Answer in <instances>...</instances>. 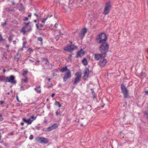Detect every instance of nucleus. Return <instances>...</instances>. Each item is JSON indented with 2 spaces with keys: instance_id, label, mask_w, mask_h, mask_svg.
<instances>
[{
  "instance_id": "e2e57ef3",
  "label": "nucleus",
  "mask_w": 148,
  "mask_h": 148,
  "mask_svg": "<svg viewBox=\"0 0 148 148\" xmlns=\"http://www.w3.org/2000/svg\"><path fill=\"white\" fill-rule=\"evenodd\" d=\"M26 43V42H23V45H25V44Z\"/></svg>"
},
{
  "instance_id": "c756f323",
  "label": "nucleus",
  "mask_w": 148,
  "mask_h": 148,
  "mask_svg": "<svg viewBox=\"0 0 148 148\" xmlns=\"http://www.w3.org/2000/svg\"><path fill=\"white\" fill-rule=\"evenodd\" d=\"M56 116L58 115H60L61 116V112L60 111H57L56 112Z\"/></svg>"
},
{
  "instance_id": "ddd939ff",
  "label": "nucleus",
  "mask_w": 148,
  "mask_h": 148,
  "mask_svg": "<svg viewBox=\"0 0 148 148\" xmlns=\"http://www.w3.org/2000/svg\"><path fill=\"white\" fill-rule=\"evenodd\" d=\"M107 60L106 59H103V60H100L99 63V65L101 67H103L107 63Z\"/></svg>"
},
{
  "instance_id": "4d7b16f0",
  "label": "nucleus",
  "mask_w": 148,
  "mask_h": 148,
  "mask_svg": "<svg viewBox=\"0 0 148 148\" xmlns=\"http://www.w3.org/2000/svg\"><path fill=\"white\" fill-rule=\"evenodd\" d=\"M3 118H0V122L2 121H3Z\"/></svg>"
},
{
  "instance_id": "f3484780",
  "label": "nucleus",
  "mask_w": 148,
  "mask_h": 148,
  "mask_svg": "<svg viewBox=\"0 0 148 148\" xmlns=\"http://www.w3.org/2000/svg\"><path fill=\"white\" fill-rule=\"evenodd\" d=\"M71 46H72L70 45L69 46H67L64 48V49L65 51L71 52L72 51Z\"/></svg>"
},
{
  "instance_id": "0eeeda50",
  "label": "nucleus",
  "mask_w": 148,
  "mask_h": 148,
  "mask_svg": "<svg viewBox=\"0 0 148 148\" xmlns=\"http://www.w3.org/2000/svg\"><path fill=\"white\" fill-rule=\"evenodd\" d=\"M15 77L13 75L10 76L9 77H7L5 78V82H10L12 84H15L16 83V81L15 80Z\"/></svg>"
},
{
  "instance_id": "bf43d9fd",
  "label": "nucleus",
  "mask_w": 148,
  "mask_h": 148,
  "mask_svg": "<svg viewBox=\"0 0 148 148\" xmlns=\"http://www.w3.org/2000/svg\"><path fill=\"white\" fill-rule=\"evenodd\" d=\"M40 127H36V129L38 130H40Z\"/></svg>"
},
{
  "instance_id": "69168bd1",
  "label": "nucleus",
  "mask_w": 148,
  "mask_h": 148,
  "mask_svg": "<svg viewBox=\"0 0 148 148\" xmlns=\"http://www.w3.org/2000/svg\"><path fill=\"white\" fill-rule=\"evenodd\" d=\"M34 15L35 16H36V17H38V14H36V13H34Z\"/></svg>"
},
{
  "instance_id": "a878e982",
  "label": "nucleus",
  "mask_w": 148,
  "mask_h": 148,
  "mask_svg": "<svg viewBox=\"0 0 148 148\" xmlns=\"http://www.w3.org/2000/svg\"><path fill=\"white\" fill-rule=\"evenodd\" d=\"M28 30H26L25 27H23L21 29V32H23L25 34L26 32H28Z\"/></svg>"
},
{
  "instance_id": "39448f33",
  "label": "nucleus",
  "mask_w": 148,
  "mask_h": 148,
  "mask_svg": "<svg viewBox=\"0 0 148 148\" xmlns=\"http://www.w3.org/2000/svg\"><path fill=\"white\" fill-rule=\"evenodd\" d=\"M111 3L110 2H107L106 3L105 7L104 9L103 14L104 15H106L108 14L111 8Z\"/></svg>"
},
{
  "instance_id": "864d4df0",
  "label": "nucleus",
  "mask_w": 148,
  "mask_h": 148,
  "mask_svg": "<svg viewBox=\"0 0 148 148\" xmlns=\"http://www.w3.org/2000/svg\"><path fill=\"white\" fill-rule=\"evenodd\" d=\"M29 61H31L32 62H35V60H32L31 59H29Z\"/></svg>"
},
{
  "instance_id": "4c0bfd02",
  "label": "nucleus",
  "mask_w": 148,
  "mask_h": 148,
  "mask_svg": "<svg viewBox=\"0 0 148 148\" xmlns=\"http://www.w3.org/2000/svg\"><path fill=\"white\" fill-rule=\"evenodd\" d=\"M7 24V22L6 21H5L4 23H3L1 25L3 27L4 26Z\"/></svg>"
},
{
  "instance_id": "423d86ee",
  "label": "nucleus",
  "mask_w": 148,
  "mask_h": 148,
  "mask_svg": "<svg viewBox=\"0 0 148 148\" xmlns=\"http://www.w3.org/2000/svg\"><path fill=\"white\" fill-rule=\"evenodd\" d=\"M122 92L123 93L124 98H127L129 96V93L127 89L123 84H122L121 87Z\"/></svg>"
},
{
  "instance_id": "052dcab7",
  "label": "nucleus",
  "mask_w": 148,
  "mask_h": 148,
  "mask_svg": "<svg viewBox=\"0 0 148 148\" xmlns=\"http://www.w3.org/2000/svg\"><path fill=\"white\" fill-rule=\"evenodd\" d=\"M93 97L94 98V99L95 98H96V97L95 96V94H93Z\"/></svg>"
},
{
  "instance_id": "37998d69",
  "label": "nucleus",
  "mask_w": 148,
  "mask_h": 148,
  "mask_svg": "<svg viewBox=\"0 0 148 148\" xmlns=\"http://www.w3.org/2000/svg\"><path fill=\"white\" fill-rule=\"evenodd\" d=\"M143 93H145V95H147L148 96V91H145L143 92Z\"/></svg>"
},
{
  "instance_id": "680f3d73",
  "label": "nucleus",
  "mask_w": 148,
  "mask_h": 148,
  "mask_svg": "<svg viewBox=\"0 0 148 148\" xmlns=\"http://www.w3.org/2000/svg\"><path fill=\"white\" fill-rule=\"evenodd\" d=\"M31 104H36V103L35 102H32V103H31Z\"/></svg>"
},
{
  "instance_id": "72a5a7b5",
  "label": "nucleus",
  "mask_w": 148,
  "mask_h": 148,
  "mask_svg": "<svg viewBox=\"0 0 148 148\" xmlns=\"http://www.w3.org/2000/svg\"><path fill=\"white\" fill-rule=\"evenodd\" d=\"M47 18H43V19H42L41 21V22H42V23H45L46 20L47 19Z\"/></svg>"
},
{
  "instance_id": "ea45409f",
  "label": "nucleus",
  "mask_w": 148,
  "mask_h": 148,
  "mask_svg": "<svg viewBox=\"0 0 148 148\" xmlns=\"http://www.w3.org/2000/svg\"><path fill=\"white\" fill-rule=\"evenodd\" d=\"M36 116L34 117V116H32L31 117V118L33 120H35L36 119Z\"/></svg>"
},
{
  "instance_id": "c9c22d12",
  "label": "nucleus",
  "mask_w": 148,
  "mask_h": 148,
  "mask_svg": "<svg viewBox=\"0 0 148 148\" xmlns=\"http://www.w3.org/2000/svg\"><path fill=\"white\" fill-rule=\"evenodd\" d=\"M34 138V136L32 135H31L29 137V139L30 140H32Z\"/></svg>"
},
{
  "instance_id": "dca6fc26",
  "label": "nucleus",
  "mask_w": 148,
  "mask_h": 148,
  "mask_svg": "<svg viewBox=\"0 0 148 148\" xmlns=\"http://www.w3.org/2000/svg\"><path fill=\"white\" fill-rule=\"evenodd\" d=\"M21 56V54L18 51L16 56L14 57V59L17 62L20 59V57Z\"/></svg>"
},
{
  "instance_id": "473e14b6",
  "label": "nucleus",
  "mask_w": 148,
  "mask_h": 148,
  "mask_svg": "<svg viewBox=\"0 0 148 148\" xmlns=\"http://www.w3.org/2000/svg\"><path fill=\"white\" fill-rule=\"evenodd\" d=\"M40 61L39 60H35V63L34 64L37 65H38V64L40 62Z\"/></svg>"
},
{
  "instance_id": "5fc2aeb1",
  "label": "nucleus",
  "mask_w": 148,
  "mask_h": 148,
  "mask_svg": "<svg viewBox=\"0 0 148 148\" xmlns=\"http://www.w3.org/2000/svg\"><path fill=\"white\" fill-rule=\"evenodd\" d=\"M13 43L14 45H15L16 43V42L15 40H13Z\"/></svg>"
},
{
  "instance_id": "c85d7f7f",
  "label": "nucleus",
  "mask_w": 148,
  "mask_h": 148,
  "mask_svg": "<svg viewBox=\"0 0 148 148\" xmlns=\"http://www.w3.org/2000/svg\"><path fill=\"white\" fill-rule=\"evenodd\" d=\"M14 36V35H12L9 37L8 38V40L10 42H11L12 41V38Z\"/></svg>"
},
{
  "instance_id": "de8ad7c7",
  "label": "nucleus",
  "mask_w": 148,
  "mask_h": 148,
  "mask_svg": "<svg viewBox=\"0 0 148 148\" xmlns=\"http://www.w3.org/2000/svg\"><path fill=\"white\" fill-rule=\"evenodd\" d=\"M25 47V45H23L22 48H21V50L22 51H23V48H24Z\"/></svg>"
},
{
  "instance_id": "f03ea898",
  "label": "nucleus",
  "mask_w": 148,
  "mask_h": 148,
  "mask_svg": "<svg viewBox=\"0 0 148 148\" xmlns=\"http://www.w3.org/2000/svg\"><path fill=\"white\" fill-rule=\"evenodd\" d=\"M107 37L104 33H102L97 35L95 40L98 44H101L107 42Z\"/></svg>"
},
{
  "instance_id": "aec40b11",
  "label": "nucleus",
  "mask_w": 148,
  "mask_h": 148,
  "mask_svg": "<svg viewBox=\"0 0 148 148\" xmlns=\"http://www.w3.org/2000/svg\"><path fill=\"white\" fill-rule=\"evenodd\" d=\"M37 40L40 42V45L41 46H42L43 44V39L41 37H38L37 38Z\"/></svg>"
},
{
  "instance_id": "58836bf2",
  "label": "nucleus",
  "mask_w": 148,
  "mask_h": 148,
  "mask_svg": "<svg viewBox=\"0 0 148 148\" xmlns=\"http://www.w3.org/2000/svg\"><path fill=\"white\" fill-rule=\"evenodd\" d=\"M29 23H30V22H29L27 23L25 22V26H29L30 25H29Z\"/></svg>"
},
{
  "instance_id": "f704fd0d",
  "label": "nucleus",
  "mask_w": 148,
  "mask_h": 148,
  "mask_svg": "<svg viewBox=\"0 0 148 148\" xmlns=\"http://www.w3.org/2000/svg\"><path fill=\"white\" fill-rule=\"evenodd\" d=\"M20 6L21 8L19 9V10H22L23 9V5L22 3L20 4Z\"/></svg>"
},
{
  "instance_id": "6e6d98bb",
  "label": "nucleus",
  "mask_w": 148,
  "mask_h": 148,
  "mask_svg": "<svg viewBox=\"0 0 148 148\" xmlns=\"http://www.w3.org/2000/svg\"><path fill=\"white\" fill-rule=\"evenodd\" d=\"M21 88L22 89V90H24L23 86V85H21Z\"/></svg>"
},
{
  "instance_id": "338daca9",
  "label": "nucleus",
  "mask_w": 148,
  "mask_h": 148,
  "mask_svg": "<svg viewBox=\"0 0 148 148\" xmlns=\"http://www.w3.org/2000/svg\"><path fill=\"white\" fill-rule=\"evenodd\" d=\"M45 64H47L48 65H49V64H48V62H45Z\"/></svg>"
},
{
  "instance_id": "774afa93",
  "label": "nucleus",
  "mask_w": 148,
  "mask_h": 148,
  "mask_svg": "<svg viewBox=\"0 0 148 148\" xmlns=\"http://www.w3.org/2000/svg\"><path fill=\"white\" fill-rule=\"evenodd\" d=\"M21 124L22 126H23L24 125V124L23 123H21Z\"/></svg>"
},
{
  "instance_id": "b1692460",
  "label": "nucleus",
  "mask_w": 148,
  "mask_h": 148,
  "mask_svg": "<svg viewBox=\"0 0 148 148\" xmlns=\"http://www.w3.org/2000/svg\"><path fill=\"white\" fill-rule=\"evenodd\" d=\"M71 45V49L73 51L75 49H77V47L76 46L74 45Z\"/></svg>"
},
{
  "instance_id": "5701e85b",
  "label": "nucleus",
  "mask_w": 148,
  "mask_h": 148,
  "mask_svg": "<svg viewBox=\"0 0 148 148\" xmlns=\"http://www.w3.org/2000/svg\"><path fill=\"white\" fill-rule=\"evenodd\" d=\"M6 77L4 76H0V81H3L5 80V78Z\"/></svg>"
},
{
  "instance_id": "4468645a",
  "label": "nucleus",
  "mask_w": 148,
  "mask_h": 148,
  "mask_svg": "<svg viewBox=\"0 0 148 148\" xmlns=\"http://www.w3.org/2000/svg\"><path fill=\"white\" fill-rule=\"evenodd\" d=\"M87 29L86 28H84L82 29L81 32L80 34L79 35L81 38H83L86 33L87 32Z\"/></svg>"
},
{
  "instance_id": "0e129e2a",
  "label": "nucleus",
  "mask_w": 148,
  "mask_h": 148,
  "mask_svg": "<svg viewBox=\"0 0 148 148\" xmlns=\"http://www.w3.org/2000/svg\"><path fill=\"white\" fill-rule=\"evenodd\" d=\"M91 90L92 93H94V91L92 89H91Z\"/></svg>"
},
{
  "instance_id": "9b49d317",
  "label": "nucleus",
  "mask_w": 148,
  "mask_h": 148,
  "mask_svg": "<svg viewBox=\"0 0 148 148\" xmlns=\"http://www.w3.org/2000/svg\"><path fill=\"white\" fill-rule=\"evenodd\" d=\"M71 77V73L70 71L69 70L66 72L65 74L63 77V81L66 82V79H67L70 78Z\"/></svg>"
},
{
  "instance_id": "8fccbe9b",
  "label": "nucleus",
  "mask_w": 148,
  "mask_h": 148,
  "mask_svg": "<svg viewBox=\"0 0 148 148\" xmlns=\"http://www.w3.org/2000/svg\"><path fill=\"white\" fill-rule=\"evenodd\" d=\"M12 10V9H11L9 8H8L7 9V11L8 12H10V11H11Z\"/></svg>"
},
{
  "instance_id": "f257e3e1",
  "label": "nucleus",
  "mask_w": 148,
  "mask_h": 148,
  "mask_svg": "<svg viewBox=\"0 0 148 148\" xmlns=\"http://www.w3.org/2000/svg\"><path fill=\"white\" fill-rule=\"evenodd\" d=\"M99 48V50L100 52L103 54L105 56H107V53L109 51V45L107 42L100 44Z\"/></svg>"
},
{
  "instance_id": "49530a36",
  "label": "nucleus",
  "mask_w": 148,
  "mask_h": 148,
  "mask_svg": "<svg viewBox=\"0 0 148 148\" xmlns=\"http://www.w3.org/2000/svg\"><path fill=\"white\" fill-rule=\"evenodd\" d=\"M3 40L1 34H0V41Z\"/></svg>"
},
{
  "instance_id": "9d476101",
  "label": "nucleus",
  "mask_w": 148,
  "mask_h": 148,
  "mask_svg": "<svg viewBox=\"0 0 148 148\" xmlns=\"http://www.w3.org/2000/svg\"><path fill=\"white\" fill-rule=\"evenodd\" d=\"M58 127V125L57 124L55 123L52 125L51 126L48 127L45 130L46 132L50 131L53 130L56 128Z\"/></svg>"
},
{
  "instance_id": "7c9ffc66",
  "label": "nucleus",
  "mask_w": 148,
  "mask_h": 148,
  "mask_svg": "<svg viewBox=\"0 0 148 148\" xmlns=\"http://www.w3.org/2000/svg\"><path fill=\"white\" fill-rule=\"evenodd\" d=\"M27 71H25L23 72V73H22V75L24 76H25V75L27 74Z\"/></svg>"
},
{
  "instance_id": "603ef678",
  "label": "nucleus",
  "mask_w": 148,
  "mask_h": 148,
  "mask_svg": "<svg viewBox=\"0 0 148 148\" xmlns=\"http://www.w3.org/2000/svg\"><path fill=\"white\" fill-rule=\"evenodd\" d=\"M43 26V25L42 24H40L39 26V27L40 28V29H41L42 27Z\"/></svg>"
},
{
  "instance_id": "a19ab883",
  "label": "nucleus",
  "mask_w": 148,
  "mask_h": 148,
  "mask_svg": "<svg viewBox=\"0 0 148 148\" xmlns=\"http://www.w3.org/2000/svg\"><path fill=\"white\" fill-rule=\"evenodd\" d=\"M53 86V85L51 83L50 86H47V88H50L52 87Z\"/></svg>"
},
{
  "instance_id": "f8f14e48",
  "label": "nucleus",
  "mask_w": 148,
  "mask_h": 148,
  "mask_svg": "<svg viewBox=\"0 0 148 148\" xmlns=\"http://www.w3.org/2000/svg\"><path fill=\"white\" fill-rule=\"evenodd\" d=\"M89 70L88 68H86L84 70V73L83 79L85 80L87 78L89 75Z\"/></svg>"
},
{
  "instance_id": "09e8293b",
  "label": "nucleus",
  "mask_w": 148,
  "mask_h": 148,
  "mask_svg": "<svg viewBox=\"0 0 148 148\" xmlns=\"http://www.w3.org/2000/svg\"><path fill=\"white\" fill-rule=\"evenodd\" d=\"M36 27L37 29H39V30L41 29H40V28H39V27H38V24H36Z\"/></svg>"
},
{
  "instance_id": "e433bc0d",
  "label": "nucleus",
  "mask_w": 148,
  "mask_h": 148,
  "mask_svg": "<svg viewBox=\"0 0 148 148\" xmlns=\"http://www.w3.org/2000/svg\"><path fill=\"white\" fill-rule=\"evenodd\" d=\"M27 51H29L30 52H32L33 51V50L31 48H29L27 50Z\"/></svg>"
},
{
  "instance_id": "a18cd8bd",
  "label": "nucleus",
  "mask_w": 148,
  "mask_h": 148,
  "mask_svg": "<svg viewBox=\"0 0 148 148\" xmlns=\"http://www.w3.org/2000/svg\"><path fill=\"white\" fill-rule=\"evenodd\" d=\"M24 18L23 19V20L24 21H27L28 19V18L26 17H24Z\"/></svg>"
},
{
  "instance_id": "3c124183",
  "label": "nucleus",
  "mask_w": 148,
  "mask_h": 148,
  "mask_svg": "<svg viewBox=\"0 0 148 148\" xmlns=\"http://www.w3.org/2000/svg\"><path fill=\"white\" fill-rule=\"evenodd\" d=\"M4 103V101H0V104H2Z\"/></svg>"
},
{
  "instance_id": "13d9d810",
  "label": "nucleus",
  "mask_w": 148,
  "mask_h": 148,
  "mask_svg": "<svg viewBox=\"0 0 148 148\" xmlns=\"http://www.w3.org/2000/svg\"><path fill=\"white\" fill-rule=\"evenodd\" d=\"M54 95H55V94H54V93H53V94H51V97H54Z\"/></svg>"
},
{
  "instance_id": "c03bdc74",
  "label": "nucleus",
  "mask_w": 148,
  "mask_h": 148,
  "mask_svg": "<svg viewBox=\"0 0 148 148\" xmlns=\"http://www.w3.org/2000/svg\"><path fill=\"white\" fill-rule=\"evenodd\" d=\"M16 100H17V101L19 102H21V101L19 100L18 96H16Z\"/></svg>"
},
{
  "instance_id": "79ce46f5",
  "label": "nucleus",
  "mask_w": 148,
  "mask_h": 148,
  "mask_svg": "<svg viewBox=\"0 0 148 148\" xmlns=\"http://www.w3.org/2000/svg\"><path fill=\"white\" fill-rule=\"evenodd\" d=\"M73 54V53H71L70 54V55H69V58H68V59H69V60H71V57H72V55Z\"/></svg>"
},
{
  "instance_id": "2eb2a0df",
  "label": "nucleus",
  "mask_w": 148,
  "mask_h": 148,
  "mask_svg": "<svg viewBox=\"0 0 148 148\" xmlns=\"http://www.w3.org/2000/svg\"><path fill=\"white\" fill-rule=\"evenodd\" d=\"M23 122L27 123L28 125L31 124L33 120H32L30 118L28 119H26L25 118H23L22 119Z\"/></svg>"
},
{
  "instance_id": "6ab92c4d",
  "label": "nucleus",
  "mask_w": 148,
  "mask_h": 148,
  "mask_svg": "<svg viewBox=\"0 0 148 148\" xmlns=\"http://www.w3.org/2000/svg\"><path fill=\"white\" fill-rule=\"evenodd\" d=\"M69 70L67 69V67L66 66L64 67H63L61 69L60 71L62 73H63L64 72L68 71H69Z\"/></svg>"
},
{
  "instance_id": "20e7f679",
  "label": "nucleus",
  "mask_w": 148,
  "mask_h": 148,
  "mask_svg": "<svg viewBox=\"0 0 148 148\" xmlns=\"http://www.w3.org/2000/svg\"><path fill=\"white\" fill-rule=\"evenodd\" d=\"M35 141L37 143H41L47 144L49 142V140L47 138L41 137H38L36 138L35 139Z\"/></svg>"
},
{
  "instance_id": "7ed1b4c3",
  "label": "nucleus",
  "mask_w": 148,
  "mask_h": 148,
  "mask_svg": "<svg viewBox=\"0 0 148 148\" xmlns=\"http://www.w3.org/2000/svg\"><path fill=\"white\" fill-rule=\"evenodd\" d=\"M81 73L79 72H77L75 75L76 77L74 78V80L72 81L74 85H76L79 83L81 80Z\"/></svg>"
},
{
  "instance_id": "1a4fd4ad",
  "label": "nucleus",
  "mask_w": 148,
  "mask_h": 148,
  "mask_svg": "<svg viewBox=\"0 0 148 148\" xmlns=\"http://www.w3.org/2000/svg\"><path fill=\"white\" fill-rule=\"evenodd\" d=\"M85 53V51H84L82 49H81L80 50L77 52L75 58H77L78 57H81L84 55Z\"/></svg>"
},
{
  "instance_id": "a211bd4d",
  "label": "nucleus",
  "mask_w": 148,
  "mask_h": 148,
  "mask_svg": "<svg viewBox=\"0 0 148 148\" xmlns=\"http://www.w3.org/2000/svg\"><path fill=\"white\" fill-rule=\"evenodd\" d=\"M40 88V86H39L35 88L34 89L36 92L39 94H40L41 93V89Z\"/></svg>"
},
{
  "instance_id": "6e6552de",
  "label": "nucleus",
  "mask_w": 148,
  "mask_h": 148,
  "mask_svg": "<svg viewBox=\"0 0 148 148\" xmlns=\"http://www.w3.org/2000/svg\"><path fill=\"white\" fill-rule=\"evenodd\" d=\"M106 56L104 55L103 53H97L94 56V59L96 60H98L100 59L104 58Z\"/></svg>"
},
{
  "instance_id": "393cba45",
  "label": "nucleus",
  "mask_w": 148,
  "mask_h": 148,
  "mask_svg": "<svg viewBox=\"0 0 148 148\" xmlns=\"http://www.w3.org/2000/svg\"><path fill=\"white\" fill-rule=\"evenodd\" d=\"M41 60L42 61H45V62H48V64H49V60H48L47 59V58H41Z\"/></svg>"
},
{
  "instance_id": "bb28decb",
  "label": "nucleus",
  "mask_w": 148,
  "mask_h": 148,
  "mask_svg": "<svg viewBox=\"0 0 148 148\" xmlns=\"http://www.w3.org/2000/svg\"><path fill=\"white\" fill-rule=\"evenodd\" d=\"M54 105H58L59 108L61 106V104L59 103V102L57 101L55 102L54 103Z\"/></svg>"
},
{
  "instance_id": "cd10ccee",
  "label": "nucleus",
  "mask_w": 148,
  "mask_h": 148,
  "mask_svg": "<svg viewBox=\"0 0 148 148\" xmlns=\"http://www.w3.org/2000/svg\"><path fill=\"white\" fill-rule=\"evenodd\" d=\"M21 80L22 83L23 82L25 83H27L28 82V79L27 78H25V79H21Z\"/></svg>"
},
{
  "instance_id": "412c9836",
  "label": "nucleus",
  "mask_w": 148,
  "mask_h": 148,
  "mask_svg": "<svg viewBox=\"0 0 148 148\" xmlns=\"http://www.w3.org/2000/svg\"><path fill=\"white\" fill-rule=\"evenodd\" d=\"M82 63L85 66H86L88 64V62L86 58H84L82 60Z\"/></svg>"
},
{
  "instance_id": "2f4dec72",
  "label": "nucleus",
  "mask_w": 148,
  "mask_h": 148,
  "mask_svg": "<svg viewBox=\"0 0 148 148\" xmlns=\"http://www.w3.org/2000/svg\"><path fill=\"white\" fill-rule=\"evenodd\" d=\"M3 56L4 57V58L5 59V60H7V54L6 53H3Z\"/></svg>"
},
{
  "instance_id": "4be33fe9",
  "label": "nucleus",
  "mask_w": 148,
  "mask_h": 148,
  "mask_svg": "<svg viewBox=\"0 0 148 148\" xmlns=\"http://www.w3.org/2000/svg\"><path fill=\"white\" fill-rule=\"evenodd\" d=\"M25 28L26 30H28V32H29L31 31L32 28L30 26H25Z\"/></svg>"
}]
</instances>
